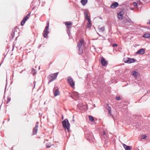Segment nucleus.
I'll use <instances>...</instances> for the list:
<instances>
[{
	"label": "nucleus",
	"instance_id": "obj_37",
	"mask_svg": "<svg viewBox=\"0 0 150 150\" xmlns=\"http://www.w3.org/2000/svg\"><path fill=\"white\" fill-rule=\"evenodd\" d=\"M108 114L110 115H112H112L111 114V111H108Z\"/></svg>",
	"mask_w": 150,
	"mask_h": 150
},
{
	"label": "nucleus",
	"instance_id": "obj_5",
	"mask_svg": "<svg viewBox=\"0 0 150 150\" xmlns=\"http://www.w3.org/2000/svg\"><path fill=\"white\" fill-rule=\"evenodd\" d=\"M67 78V81L68 83L71 87L73 88L75 84L72 78L70 76L68 77Z\"/></svg>",
	"mask_w": 150,
	"mask_h": 150
},
{
	"label": "nucleus",
	"instance_id": "obj_42",
	"mask_svg": "<svg viewBox=\"0 0 150 150\" xmlns=\"http://www.w3.org/2000/svg\"><path fill=\"white\" fill-rule=\"evenodd\" d=\"M62 120H63L64 119V118L63 116V115H62Z\"/></svg>",
	"mask_w": 150,
	"mask_h": 150
},
{
	"label": "nucleus",
	"instance_id": "obj_34",
	"mask_svg": "<svg viewBox=\"0 0 150 150\" xmlns=\"http://www.w3.org/2000/svg\"><path fill=\"white\" fill-rule=\"evenodd\" d=\"M117 45L116 44H114L112 45V47H117Z\"/></svg>",
	"mask_w": 150,
	"mask_h": 150
},
{
	"label": "nucleus",
	"instance_id": "obj_38",
	"mask_svg": "<svg viewBox=\"0 0 150 150\" xmlns=\"http://www.w3.org/2000/svg\"><path fill=\"white\" fill-rule=\"evenodd\" d=\"M51 146L47 144L46 147L47 148H49Z\"/></svg>",
	"mask_w": 150,
	"mask_h": 150
},
{
	"label": "nucleus",
	"instance_id": "obj_31",
	"mask_svg": "<svg viewBox=\"0 0 150 150\" xmlns=\"http://www.w3.org/2000/svg\"><path fill=\"white\" fill-rule=\"evenodd\" d=\"M79 54H81L83 52V50H81V49H80V50H79Z\"/></svg>",
	"mask_w": 150,
	"mask_h": 150
},
{
	"label": "nucleus",
	"instance_id": "obj_44",
	"mask_svg": "<svg viewBox=\"0 0 150 150\" xmlns=\"http://www.w3.org/2000/svg\"><path fill=\"white\" fill-rule=\"evenodd\" d=\"M35 73V72L33 73V75H34Z\"/></svg>",
	"mask_w": 150,
	"mask_h": 150
},
{
	"label": "nucleus",
	"instance_id": "obj_8",
	"mask_svg": "<svg viewBox=\"0 0 150 150\" xmlns=\"http://www.w3.org/2000/svg\"><path fill=\"white\" fill-rule=\"evenodd\" d=\"M84 42V40L83 39H81L78 42L77 44V46L79 48V50H80L82 44Z\"/></svg>",
	"mask_w": 150,
	"mask_h": 150
},
{
	"label": "nucleus",
	"instance_id": "obj_24",
	"mask_svg": "<svg viewBox=\"0 0 150 150\" xmlns=\"http://www.w3.org/2000/svg\"><path fill=\"white\" fill-rule=\"evenodd\" d=\"M89 117L90 120L91 121H94V118L93 116H89Z\"/></svg>",
	"mask_w": 150,
	"mask_h": 150
},
{
	"label": "nucleus",
	"instance_id": "obj_30",
	"mask_svg": "<svg viewBox=\"0 0 150 150\" xmlns=\"http://www.w3.org/2000/svg\"><path fill=\"white\" fill-rule=\"evenodd\" d=\"M137 3L136 2H134L133 3V5L134 6H137Z\"/></svg>",
	"mask_w": 150,
	"mask_h": 150
},
{
	"label": "nucleus",
	"instance_id": "obj_19",
	"mask_svg": "<svg viewBox=\"0 0 150 150\" xmlns=\"http://www.w3.org/2000/svg\"><path fill=\"white\" fill-rule=\"evenodd\" d=\"M143 37L146 38H148L150 37V34L149 33H145L143 35Z\"/></svg>",
	"mask_w": 150,
	"mask_h": 150
},
{
	"label": "nucleus",
	"instance_id": "obj_25",
	"mask_svg": "<svg viewBox=\"0 0 150 150\" xmlns=\"http://www.w3.org/2000/svg\"><path fill=\"white\" fill-rule=\"evenodd\" d=\"M18 71H15V72H14V71H13V74H12V79H13V77H14V74L15 73L16 74H18Z\"/></svg>",
	"mask_w": 150,
	"mask_h": 150
},
{
	"label": "nucleus",
	"instance_id": "obj_11",
	"mask_svg": "<svg viewBox=\"0 0 150 150\" xmlns=\"http://www.w3.org/2000/svg\"><path fill=\"white\" fill-rule=\"evenodd\" d=\"M118 3L117 2H115L111 4L110 7L114 9L117 7L118 6Z\"/></svg>",
	"mask_w": 150,
	"mask_h": 150
},
{
	"label": "nucleus",
	"instance_id": "obj_23",
	"mask_svg": "<svg viewBox=\"0 0 150 150\" xmlns=\"http://www.w3.org/2000/svg\"><path fill=\"white\" fill-rule=\"evenodd\" d=\"M101 137L102 139H104L105 140H107L108 139V137L107 136V135H106L105 136H101Z\"/></svg>",
	"mask_w": 150,
	"mask_h": 150
},
{
	"label": "nucleus",
	"instance_id": "obj_17",
	"mask_svg": "<svg viewBox=\"0 0 150 150\" xmlns=\"http://www.w3.org/2000/svg\"><path fill=\"white\" fill-rule=\"evenodd\" d=\"M118 18L120 19H122L123 18V13L122 12H120L117 13Z\"/></svg>",
	"mask_w": 150,
	"mask_h": 150
},
{
	"label": "nucleus",
	"instance_id": "obj_40",
	"mask_svg": "<svg viewBox=\"0 0 150 150\" xmlns=\"http://www.w3.org/2000/svg\"><path fill=\"white\" fill-rule=\"evenodd\" d=\"M30 13H28L26 16H27V17H28V16H30Z\"/></svg>",
	"mask_w": 150,
	"mask_h": 150
},
{
	"label": "nucleus",
	"instance_id": "obj_33",
	"mask_svg": "<svg viewBox=\"0 0 150 150\" xmlns=\"http://www.w3.org/2000/svg\"><path fill=\"white\" fill-rule=\"evenodd\" d=\"M49 23H47V25L45 27L46 28H49Z\"/></svg>",
	"mask_w": 150,
	"mask_h": 150
},
{
	"label": "nucleus",
	"instance_id": "obj_28",
	"mask_svg": "<svg viewBox=\"0 0 150 150\" xmlns=\"http://www.w3.org/2000/svg\"><path fill=\"white\" fill-rule=\"evenodd\" d=\"M83 104L82 103H79V104H78L77 105V107L79 108L80 107H81L83 105Z\"/></svg>",
	"mask_w": 150,
	"mask_h": 150
},
{
	"label": "nucleus",
	"instance_id": "obj_45",
	"mask_svg": "<svg viewBox=\"0 0 150 150\" xmlns=\"http://www.w3.org/2000/svg\"><path fill=\"white\" fill-rule=\"evenodd\" d=\"M13 48H14V46H13V48L12 50H13Z\"/></svg>",
	"mask_w": 150,
	"mask_h": 150
},
{
	"label": "nucleus",
	"instance_id": "obj_12",
	"mask_svg": "<svg viewBox=\"0 0 150 150\" xmlns=\"http://www.w3.org/2000/svg\"><path fill=\"white\" fill-rule=\"evenodd\" d=\"M38 125H36L35 127L33 129V134H37L38 130Z\"/></svg>",
	"mask_w": 150,
	"mask_h": 150
},
{
	"label": "nucleus",
	"instance_id": "obj_29",
	"mask_svg": "<svg viewBox=\"0 0 150 150\" xmlns=\"http://www.w3.org/2000/svg\"><path fill=\"white\" fill-rule=\"evenodd\" d=\"M11 100V99L10 98H8L7 99V103H9Z\"/></svg>",
	"mask_w": 150,
	"mask_h": 150
},
{
	"label": "nucleus",
	"instance_id": "obj_22",
	"mask_svg": "<svg viewBox=\"0 0 150 150\" xmlns=\"http://www.w3.org/2000/svg\"><path fill=\"white\" fill-rule=\"evenodd\" d=\"M91 25L92 24L91 22V21H89V22L88 21L87 26V28H88L89 29H90L91 27Z\"/></svg>",
	"mask_w": 150,
	"mask_h": 150
},
{
	"label": "nucleus",
	"instance_id": "obj_43",
	"mask_svg": "<svg viewBox=\"0 0 150 150\" xmlns=\"http://www.w3.org/2000/svg\"><path fill=\"white\" fill-rule=\"evenodd\" d=\"M23 70L21 72H20V73L21 74V73H22L23 72Z\"/></svg>",
	"mask_w": 150,
	"mask_h": 150
},
{
	"label": "nucleus",
	"instance_id": "obj_27",
	"mask_svg": "<svg viewBox=\"0 0 150 150\" xmlns=\"http://www.w3.org/2000/svg\"><path fill=\"white\" fill-rule=\"evenodd\" d=\"M116 99L117 100H121L120 96H117L116 97Z\"/></svg>",
	"mask_w": 150,
	"mask_h": 150
},
{
	"label": "nucleus",
	"instance_id": "obj_36",
	"mask_svg": "<svg viewBox=\"0 0 150 150\" xmlns=\"http://www.w3.org/2000/svg\"><path fill=\"white\" fill-rule=\"evenodd\" d=\"M142 138L143 139H145L146 138V135H143L142 136Z\"/></svg>",
	"mask_w": 150,
	"mask_h": 150
},
{
	"label": "nucleus",
	"instance_id": "obj_1",
	"mask_svg": "<svg viewBox=\"0 0 150 150\" xmlns=\"http://www.w3.org/2000/svg\"><path fill=\"white\" fill-rule=\"evenodd\" d=\"M85 136L86 139L88 140H92L94 138L93 134L89 130H87L85 132Z\"/></svg>",
	"mask_w": 150,
	"mask_h": 150
},
{
	"label": "nucleus",
	"instance_id": "obj_35",
	"mask_svg": "<svg viewBox=\"0 0 150 150\" xmlns=\"http://www.w3.org/2000/svg\"><path fill=\"white\" fill-rule=\"evenodd\" d=\"M108 111H111V108L110 107L108 106Z\"/></svg>",
	"mask_w": 150,
	"mask_h": 150
},
{
	"label": "nucleus",
	"instance_id": "obj_46",
	"mask_svg": "<svg viewBox=\"0 0 150 150\" xmlns=\"http://www.w3.org/2000/svg\"><path fill=\"white\" fill-rule=\"evenodd\" d=\"M9 119L8 120V121H9Z\"/></svg>",
	"mask_w": 150,
	"mask_h": 150
},
{
	"label": "nucleus",
	"instance_id": "obj_14",
	"mask_svg": "<svg viewBox=\"0 0 150 150\" xmlns=\"http://www.w3.org/2000/svg\"><path fill=\"white\" fill-rule=\"evenodd\" d=\"M28 18V17H27V16H25L23 19V20L21 21V25H23L25 24V21L27 20Z\"/></svg>",
	"mask_w": 150,
	"mask_h": 150
},
{
	"label": "nucleus",
	"instance_id": "obj_4",
	"mask_svg": "<svg viewBox=\"0 0 150 150\" xmlns=\"http://www.w3.org/2000/svg\"><path fill=\"white\" fill-rule=\"evenodd\" d=\"M123 60L125 63L128 64L134 62L136 61L134 58H131L128 57L124 59Z\"/></svg>",
	"mask_w": 150,
	"mask_h": 150
},
{
	"label": "nucleus",
	"instance_id": "obj_21",
	"mask_svg": "<svg viewBox=\"0 0 150 150\" xmlns=\"http://www.w3.org/2000/svg\"><path fill=\"white\" fill-rule=\"evenodd\" d=\"M88 0H81V2L83 6L85 5L87 2Z\"/></svg>",
	"mask_w": 150,
	"mask_h": 150
},
{
	"label": "nucleus",
	"instance_id": "obj_47",
	"mask_svg": "<svg viewBox=\"0 0 150 150\" xmlns=\"http://www.w3.org/2000/svg\"><path fill=\"white\" fill-rule=\"evenodd\" d=\"M98 35H99V36H100V35H99L98 33Z\"/></svg>",
	"mask_w": 150,
	"mask_h": 150
},
{
	"label": "nucleus",
	"instance_id": "obj_3",
	"mask_svg": "<svg viewBox=\"0 0 150 150\" xmlns=\"http://www.w3.org/2000/svg\"><path fill=\"white\" fill-rule=\"evenodd\" d=\"M58 73V72L54 73L52 74H50L48 76L47 78L48 79H50L51 78H52V79H51L48 82V83L51 82L52 81L56 79Z\"/></svg>",
	"mask_w": 150,
	"mask_h": 150
},
{
	"label": "nucleus",
	"instance_id": "obj_2",
	"mask_svg": "<svg viewBox=\"0 0 150 150\" xmlns=\"http://www.w3.org/2000/svg\"><path fill=\"white\" fill-rule=\"evenodd\" d=\"M62 124L63 127L65 129H67L69 131L70 129V125L69 123L68 120L66 118L62 122Z\"/></svg>",
	"mask_w": 150,
	"mask_h": 150
},
{
	"label": "nucleus",
	"instance_id": "obj_13",
	"mask_svg": "<svg viewBox=\"0 0 150 150\" xmlns=\"http://www.w3.org/2000/svg\"><path fill=\"white\" fill-rule=\"evenodd\" d=\"M54 94V96H58L59 94V91L58 89L54 88L53 89Z\"/></svg>",
	"mask_w": 150,
	"mask_h": 150
},
{
	"label": "nucleus",
	"instance_id": "obj_9",
	"mask_svg": "<svg viewBox=\"0 0 150 150\" xmlns=\"http://www.w3.org/2000/svg\"><path fill=\"white\" fill-rule=\"evenodd\" d=\"M84 14L85 16V18L89 22L91 21L90 18L89 16L88 15V13L87 11H84Z\"/></svg>",
	"mask_w": 150,
	"mask_h": 150
},
{
	"label": "nucleus",
	"instance_id": "obj_15",
	"mask_svg": "<svg viewBox=\"0 0 150 150\" xmlns=\"http://www.w3.org/2000/svg\"><path fill=\"white\" fill-rule=\"evenodd\" d=\"M122 145L125 150H131V147H132V146H127L126 145L124 144H123Z\"/></svg>",
	"mask_w": 150,
	"mask_h": 150
},
{
	"label": "nucleus",
	"instance_id": "obj_20",
	"mask_svg": "<svg viewBox=\"0 0 150 150\" xmlns=\"http://www.w3.org/2000/svg\"><path fill=\"white\" fill-rule=\"evenodd\" d=\"M72 23L70 21H68L65 22V24L67 28H69V26L71 25Z\"/></svg>",
	"mask_w": 150,
	"mask_h": 150
},
{
	"label": "nucleus",
	"instance_id": "obj_41",
	"mask_svg": "<svg viewBox=\"0 0 150 150\" xmlns=\"http://www.w3.org/2000/svg\"><path fill=\"white\" fill-rule=\"evenodd\" d=\"M147 24L150 25V20H149V22L147 23Z\"/></svg>",
	"mask_w": 150,
	"mask_h": 150
},
{
	"label": "nucleus",
	"instance_id": "obj_48",
	"mask_svg": "<svg viewBox=\"0 0 150 150\" xmlns=\"http://www.w3.org/2000/svg\"><path fill=\"white\" fill-rule=\"evenodd\" d=\"M4 122H3V123H4Z\"/></svg>",
	"mask_w": 150,
	"mask_h": 150
},
{
	"label": "nucleus",
	"instance_id": "obj_6",
	"mask_svg": "<svg viewBox=\"0 0 150 150\" xmlns=\"http://www.w3.org/2000/svg\"><path fill=\"white\" fill-rule=\"evenodd\" d=\"M49 28H45L43 32V37L44 38H47L48 36V34L49 33V32L48 31Z\"/></svg>",
	"mask_w": 150,
	"mask_h": 150
},
{
	"label": "nucleus",
	"instance_id": "obj_16",
	"mask_svg": "<svg viewBox=\"0 0 150 150\" xmlns=\"http://www.w3.org/2000/svg\"><path fill=\"white\" fill-rule=\"evenodd\" d=\"M131 74L135 78L137 77L139 74V73L135 71L132 72Z\"/></svg>",
	"mask_w": 150,
	"mask_h": 150
},
{
	"label": "nucleus",
	"instance_id": "obj_32",
	"mask_svg": "<svg viewBox=\"0 0 150 150\" xmlns=\"http://www.w3.org/2000/svg\"><path fill=\"white\" fill-rule=\"evenodd\" d=\"M106 133L105 131H103V134L101 136H105L106 135Z\"/></svg>",
	"mask_w": 150,
	"mask_h": 150
},
{
	"label": "nucleus",
	"instance_id": "obj_26",
	"mask_svg": "<svg viewBox=\"0 0 150 150\" xmlns=\"http://www.w3.org/2000/svg\"><path fill=\"white\" fill-rule=\"evenodd\" d=\"M99 29L101 31L103 32L105 30V28L104 27H103L100 28Z\"/></svg>",
	"mask_w": 150,
	"mask_h": 150
},
{
	"label": "nucleus",
	"instance_id": "obj_10",
	"mask_svg": "<svg viewBox=\"0 0 150 150\" xmlns=\"http://www.w3.org/2000/svg\"><path fill=\"white\" fill-rule=\"evenodd\" d=\"M101 63L103 66H105L107 64L108 62L105 60L104 58L102 57L101 59Z\"/></svg>",
	"mask_w": 150,
	"mask_h": 150
},
{
	"label": "nucleus",
	"instance_id": "obj_7",
	"mask_svg": "<svg viewBox=\"0 0 150 150\" xmlns=\"http://www.w3.org/2000/svg\"><path fill=\"white\" fill-rule=\"evenodd\" d=\"M145 50L144 49L141 48L138 50L136 52L137 54H139L140 55H142L144 54L145 53Z\"/></svg>",
	"mask_w": 150,
	"mask_h": 150
},
{
	"label": "nucleus",
	"instance_id": "obj_18",
	"mask_svg": "<svg viewBox=\"0 0 150 150\" xmlns=\"http://www.w3.org/2000/svg\"><path fill=\"white\" fill-rule=\"evenodd\" d=\"M15 30H13L12 32V33L10 36V39L11 40H12L13 39V38L15 37Z\"/></svg>",
	"mask_w": 150,
	"mask_h": 150
},
{
	"label": "nucleus",
	"instance_id": "obj_39",
	"mask_svg": "<svg viewBox=\"0 0 150 150\" xmlns=\"http://www.w3.org/2000/svg\"><path fill=\"white\" fill-rule=\"evenodd\" d=\"M127 21L128 22H129L130 23H132V21L130 19H129Z\"/></svg>",
	"mask_w": 150,
	"mask_h": 150
}]
</instances>
